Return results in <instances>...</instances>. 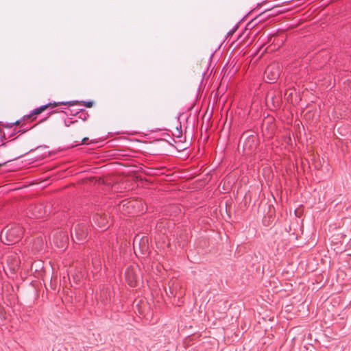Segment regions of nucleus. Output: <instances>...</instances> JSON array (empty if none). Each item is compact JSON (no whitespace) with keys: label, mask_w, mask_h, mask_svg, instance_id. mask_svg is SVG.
<instances>
[{"label":"nucleus","mask_w":351,"mask_h":351,"mask_svg":"<svg viewBox=\"0 0 351 351\" xmlns=\"http://www.w3.org/2000/svg\"><path fill=\"white\" fill-rule=\"evenodd\" d=\"M166 293H167V294H168V295H173V291L171 290V289H169V293H168L167 291H166Z\"/></svg>","instance_id":"12"},{"label":"nucleus","mask_w":351,"mask_h":351,"mask_svg":"<svg viewBox=\"0 0 351 351\" xmlns=\"http://www.w3.org/2000/svg\"><path fill=\"white\" fill-rule=\"evenodd\" d=\"M94 219L97 223L98 226L100 227H105L108 222L107 217L105 215H97L95 217Z\"/></svg>","instance_id":"10"},{"label":"nucleus","mask_w":351,"mask_h":351,"mask_svg":"<svg viewBox=\"0 0 351 351\" xmlns=\"http://www.w3.org/2000/svg\"><path fill=\"white\" fill-rule=\"evenodd\" d=\"M265 74L270 80H276L279 75V71L276 64L269 65L265 70Z\"/></svg>","instance_id":"7"},{"label":"nucleus","mask_w":351,"mask_h":351,"mask_svg":"<svg viewBox=\"0 0 351 351\" xmlns=\"http://www.w3.org/2000/svg\"><path fill=\"white\" fill-rule=\"evenodd\" d=\"M148 239L147 237H142L139 239L138 237H136L134 239V248L135 252L137 248H138L143 253L145 252L148 250L147 245Z\"/></svg>","instance_id":"4"},{"label":"nucleus","mask_w":351,"mask_h":351,"mask_svg":"<svg viewBox=\"0 0 351 351\" xmlns=\"http://www.w3.org/2000/svg\"><path fill=\"white\" fill-rule=\"evenodd\" d=\"M16 125H19V124H20V122H19V121H16Z\"/></svg>","instance_id":"14"},{"label":"nucleus","mask_w":351,"mask_h":351,"mask_svg":"<svg viewBox=\"0 0 351 351\" xmlns=\"http://www.w3.org/2000/svg\"><path fill=\"white\" fill-rule=\"evenodd\" d=\"M46 211L45 210V208L42 204L34 206L32 210L33 215L36 218L43 217Z\"/></svg>","instance_id":"9"},{"label":"nucleus","mask_w":351,"mask_h":351,"mask_svg":"<svg viewBox=\"0 0 351 351\" xmlns=\"http://www.w3.org/2000/svg\"><path fill=\"white\" fill-rule=\"evenodd\" d=\"M23 234V230L19 225H11L4 228L1 234V240L5 245H12L18 242Z\"/></svg>","instance_id":"1"},{"label":"nucleus","mask_w":351,"mask_h":351,"mask_svg":"<svg viewBox=\"0 0 351 351\" xmlns=\"http://www.w3.org/2000/svg\"><path fill=\"white\" fill-rule=\"evenodd\" d=\"M60 104V103H58V102H54L53 104H47V105H44V106H42L35 110H34L32 112L31 114L28 115L27 117V119H30L32 118L33 116H37L38 114H40V113H42L43 112H44L45 110H46L50 106H52V107H56L58 106V105Z\"/></svg>","instance_id":"8"},{"label":"nucleus","mask_w":351,"mask_h":351,"mask_svg":"<svg viewBox=\"0 0 351 351\" xmlns=\"http://www.w3.org/2000/svg\"><path fill=\"white\" fill-rule=\"evenodd\" d=\"M68 242V237L64 232H58L53 237V243L59 248H63Z\"/></svg>","instance_id":"5"},{"label":"nucleus","mask_w":351,"mask_h":351,"mask_svg":"<svg viewBox=\"0 0 351 351\" xmlns=\"http://www.w3.org/2000/svg\"><path fill=\"white\" fill-rule=\"evenodd\" d=\"M83 104L87 108H91L93 105V101H83Z\"/></svg>","instance_id":"11"},{"label":"nucleus","mask_w":351,"mask_h":351,"mask_svg":"<svg viewBox=\"0 0 351 351\" xmlns=\"http://www.w3.org/2000/svg\"><path fill=\"white\" fill-rule=\"evenodd\" d=\"M88 138L87 137H85L82 139V143H85V142L88 140Z\"/></svg>","instance_id":"13"},{"label":"nucleus","mask_w":351,"mask_h":351,"mask_svg":"<svg viewBox=\"0 0 351 351\" xmlns=\"http://www.w3.org/2000/svg\"><path fill=\"white\" fill-rule=\"evenodd\" d=\"M20 262L19 257L16 254H12L7 258L8 266L13 271H15L19 268Z\"/></svg>","instance_id":"6"},{"label":"nucleus","mask_w":351,"mask_h":351,"mask_svg":"<svg viewBox=\"0 0 351 351\" xmlns=\"http://www.w3.org/2000/svg\"><path fill=\"white\" fill-rule=\"evenodd\" d=\"M140 269L137 265L128 267L125 271V280L131 287L137 285L140 280Z\"/></svg>","instance_id":"2"},{"label":"nucleus","mask_w":351,"mask_h":351,"mask_svg":"<svg viewBox=\"0 0 351 351\" xmlns=\"http://www.w3.org/2000/svg\"><path fill=\"white\" fill-rule=\"evenodd\" d=\"M75 235L73 233H71V237L73 239L77 241H83L86 239L87 236V230L84 226L77 225L75 227L74 229Z\"/></svg>","instance_id":"3"}]
</instances>
